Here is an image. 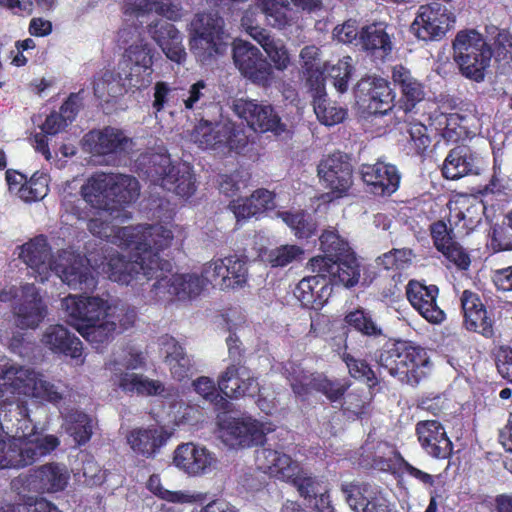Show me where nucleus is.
<instances>
[{"instance_id": "nucleus-18", "label": "nucleus", "mask_w": 512, "mask_h": 512, "mask_svg": "<svg viewBox=\"0 0 512 512\" xmlns=\"http://www.w3.org/2000/svg\"><path fill=\"white\" fill-rule=\"evenodd\" d=\"M234 113L246 120L255 132H271L280 136L287 132V126L269 104L258 103L255 100L239 98L232 103Z\"/></svg>"}, {"instance_id": "nucleus-2", "label": "nucleus", "mask_w": 512, "mask_h": 512, "mask_svg": "<svg viewBox=\"0 0 512 512\" xmlns=\"http://www.w3.org/2000/svg\"><path fill=\"white\" fill-rule=\"evenodd\" d=\"M108 275L110 280L120 285L131 286L138 289L149 280L155 278L153 291L156 296L168 293L178 300H191L198 297L205 289L202 276L196 273L173 275L171 279L165 273L172 270V263L168 258H110Z\"/></svg>"}, {"instance_id": "nucleus-55", "label": "nucleus", "mask_w": 512, "mask_h": 512, "mask_svg": "<svg viewBox=\"0 0 512 512\" xmlns=\"http://www.w3.org/2000/svg\"><path fill=\"white\" fill-rule=\"evenodd\" d=\"M117 324L114 320L106 319L100 322L84 324L75 329L90 343L102 344L109 340L115 332Z\"/></svg>"}, {"instance_id": "nucleus-50", "label": "nucleus", "mask_w": 512, "mask_h": 512, "mask_svg": "<svg viewBox=\"0 0 512 512\" xmlns=\"http://www.w3.org/2000/svg\"><path fill=\"white\" fill-rule=\"evenodd\" d=\"M145 363L143 353L135 348L129 347L116 352L113 358L106 364V369L110 371V382L114 386V378L117 373H131V370L141 368Z\"/></svg>"}, {"instance_id": "nucleus-51", "label": "nucleus", "mask_w": 512, "mask_h": 512, "mask_svg": "<svg viewBox=\"0 0 512 512\" xmlns=\"http://www.w3.org/2000/svg\"><path fill=\"white\" fill-rule=\"evenodd\" d=\"M94 94L97 98L110 102L128 93L124 85L122 74L105 71L95 79L93 84Z\"/></svg>"}, {"instance_id": "nucleus-54", "label": "nucleus", "mask_w": 512, "mask_h": 512, "mask_svg": "<svg viewBox=\"0 0 512 512\" xmlns=\"http://www.w3.org/2000/svg\"><path fill=\"white\" fill-rule=\"evenodd\" d=\"M123 65L120 73L128 93H134L150 86L153 80V70L128 64Z\"/></svg>"}, {"instance_id": "nucleus-60", "label": "nucleus", "mask_w": 512, "mask_h": 512, "mask_svg": "<svg viewBox=\"0 0 512 512\" xmlns=\"http://www.w3.org/2000/svg\"><path fill=\"white\" fill-rule=\"evenodd\" d=\"M351 57H344L335 65H324L323 74L327 73V76L333 81L334 87L341 93L347 91L348 81L351 76L352 66Z\"/></svg>"}, {"instance_id": "nucleus-25", "label": "nucleus", "mask_w": 512, "mask_h": 512, "mask_svg": "<svg viewBox=\"0 0 512 512\" xmlns=\"http://www.w3.org/2000/svg\"><path fill=\"white\" fill-rule=\"evenodd\" d=\"M360 173L374 195L390 196L399 188L401 177L396 166L392 164L380 161L375 164H363Z\"/></svg>"}, {"instance_id": "nucleus-48", "label": "nucleus", "mask_w": 512, "mask_h": 512, "mask_svg": "<svg viewBox=\"0 0 512 512\" xmlns=\"http://www.w3.org/2000/svg\"><path fill=\"white\" fill-rule=\"evenodd\" d=\"M431 236L434 246L443 256H468L456 240L452 226L448 228L442 221L435 222L431 225Z\"/></svg>"}, {"instance_id": "nucleus-28", "label": "nucleus", "mask_w": 512, "mask_h": 512, "mask_svg": "<svg viewBox=\"0 0 512 512\" xmlns=\"http://www.w3.org/2000/svg\"><path fill=\"white\" fill-rule=\"evenodd\" d=\"M218 387L226 397L235 399L254 396L259 392V384L251 372L234 364L228 366L220 375Z\"/></svg>"}, {"instance_id": "nucleus-22", "label": "nucleus", "mask_w": 512, "mask_h": 512, "mask_svg": "<svg viewBox=\"0 0 512 512\" xmlns=\"http://www.w3.org/2000/svg\"><path fill=\"white\" fill-rule=\"evenodd\" d=\"M173 463L189 476H202L216 469L218 460L206 447L189 442L175 449Z\"/></svg>"}, {"instance_id": "nucleus-62", "label": "nucleus", "mask_w": 512, "mask_h": 512, "mask_svg": "<svg viewBox=\"0 0 512 512\" xmlns=\"http://www.w3.org/2000/svg\"><path fill=\"white\" fill-rule=\"evenodd\" d=\"M346 322L364 335L378 336L382 334L381 328L364 310L350 312L346 316Z\"/></svg>"}, {"instance_id": "nucleus-11", "label": "nucleus", "mask_w": 512, "mask_h": 512, "mask_svg": "<svg viewBox=\"0 0 512 512\" xmlns=\"http://www.w3.org/2000/svg\"><path fill=\"white\" fill-rule=\"evenodd\" d=\"M283 374L290 382L294 394L303 400L315 390L335 402L344 395L349 386L346 381H330L323 374L309 373L294 362H288L283 366Z\"/></svg>"}, {"instance_id": "nucleus-53", "label": "nucleus", "mask_w": 512, "mask_h": 512, "mask_svg": "<svg viewBox=\"0 0 512 512\" xmlns=\"http://www.w3.org/2000/svg\"><path fill=\"white\" fill-rule=\"evenodd\" d=\"M155 53L154 48L149 43L140 39L125 49L123 64L153 70Z\"/></svg>"}, {"instance_id": "nucleus-43", "label": "nucleus", "mask_w": 512, "mask_h": 512, "mask_svg": "<svg viewBox=\"0 0 512 512\" xmlns=\"http://www.w3.org/2000/svg\"><path fill=\"white\" fill-rule=\"evenodd\" d=\"M325 279L324 275L317 272V275L305 277L297 284L294 295L302 306L310 309H320L323 306L324 296L329 290Z\"/></svg>"}, {"instance_id": "nucleus-44", "label": "nucleus", "mask_w": 512, "mask_h": 512, "mask_svg": "<svg viewBox=\"0 0 512 512\" xmlns=\"http://www.w3.org/2000/svg\"><path fill=\"white\" fill-rule=\"evenodd\" d=\"M87 141L93 143L92 151L97 154L122 152L131 145V139L125 133L114 127H106L87 135Z\"/></svg>"}, {"instance_id": "nucleus-19", "label": "nucleus", "mask_w": 512, "mask_h": 512, "mask_svg": "<svg viewBox=\"0 0 512 512\" xmlns=\"http://www.w3.org/2000/svg\"><path fill=\"white\" fill-rule=\"evenodd\" d=\"M62 308L67 314L68 322L74 328L111 318L108 312L111 306L101 297L69 295L62 300Z\"/></svg>"}, {"instance_id": "nucleus-5", "label": "nucleus", "mask_w": 512, "mask_h": 512, "mask_svg": "<svg viewBox=\"0 0 512 512\" xmlns=\"http://www.w3.org/2000/svg\"><path fill=\"white\" fill-rule=\"evenodd\" d=\"M140 164L144 165V174L154 185L182 198H189L196 191L192 167L186 162L173 164L168 155L157 153L143 156Z\"/></svg>"}, {"instance_id": "nucleus-64", "label": "nucleus", "mask_w": 512, "mask_h": 512, "mask_svg": "<svg viewBox=\"0 0 512 512\" xmlns=\"http://www.w3.org/2000/svg\"><path fill=\"white\" fill-rule=\"evenodd\" d=\"M0 512H61L53 503L44 498L36 499L33 504L5 505Z\"/></svg>"}, {"instance_id": "nucleus-7", "label": "nucleus", "mask_w": 512, "mask_h": 512, "mask_svg": "<svg viewBox=\"0 0 512 512\" xmlns=\"http://www.w3.org/2000/svg\"><path fill=\"white\" fill-rule=\"evenodd\" d=\"M454 60L462 74L476 82L484 80L492 51L483 36L474 29L461 30L453 41Z\"/></svg>"}, {"instance_id": "nucleus-59", "label": "nucleus", "mask_w": 512, "mask_h": 512, "mask_svg": "<svg viewBox=\"0 0 512 512\" xmlns=\"http://www.w3.org/2000/svg\"><path fill=\"white\" fill-rule=\"evenodd\" d=\"M19 197L25 202L43 199L48 194V178L44 174L35 173L29 181L18 188Z\"/></svg>"}, {"instance_id": "nucleus-29", "label": "nucleus", "mask_w": 512, "mask_h": 512, "mask_svg": "<svg viewBox=\"0 0 512 512\" xmlns=\"http://www.w3.org/2000/svg\"><path fill=\"white\" fill-rule=\"evenodd\" d=\"M121 10L125 22H134L152 11L170 21H178L183 16L181 7L172 0H123Z\"/></svg>"}, {"instance_id": "nucleus-34", "label": "nucleus", "mask_w": 512, "mask_h": 512, "mask_svg": "<svg viewBox=\"0 0 512 512\" xmlns=\"http://www.w3.org/2000/svg\"><path fill=\"white\" fill-rule=\"evenodd\" d=\"M170 437V433L162 426L136 428L127 435V443L137 455L145 458L154 457Z\"/></svg>"}, {"instance_id": "nucleus-36", "label": "nucleus", "mask_w": 512, "mask_h": 512, "mask_svg": "<svg viewBox=\"0 0 512 512\" xmlns=\"http://www.w3.org/2000/svg\"><path fill=\"white\" fill-rule=\"evenodd\" d=\"M460 301L466 328L485 337L492 336V321L487 316V311L479 296L472 291L465 290L461 295Z\"/></svg>"}, {"instance_id": "nucleus-39", "label": "nucleus", "mask_w": 512, "mask_h": 512, "mask_svg": "<svg viewBox=\"0 0 512 512\" xmlns=\"http://www.w3.org/2000/svg\"><path fill=\"white\" fill-rule=\"evenodd\" d=\"M392 78L401 91V107L407 113L412 111L426 96L424 85L412 76L411 72L402 65H396Z\"/></svg>"}, {"instance_id": "nucleus-17", "label": "nucleus", "mask_w": 512, "mask_h": 512, "mask_svg": "<svg viewBox=\"0 0 512 512\" xmlns=\"http://www.w3.org/2000/svg\"><path fill=\"white\" fill-rule=\"evenodd\" d=\"M233 60L241 74L260 86H269L274 80L271 64L261 51L251 43L237 39L233 43Z\"/></svg>"}, {"instance_id": "nucleus-15", "label": "nucleus", "mask_w": 512, "mask_h": 512, "mask_svg": "<svg viewBox=\"0 0 512 512\" xmlns=\"http://www.w3.org/2000/svg\"><path fill=\"white\" fill-rule=\"evenodd\" d=\"M275 430L271 421H260L251 416L231 418L221 426L223 442L232 447H252L263 444L266 435Z\"/></svg>"}, {"instance_id": "nucleus-42", "label": "nucleus", "mask_w": 512, "mask_h": 512, "mask_svg": "<svg viewBox=\"0 0 512 512\" xmlns=\"http://www.w3.org/2000/svg\"><path fill=\"white\" fill-rule=\"evenodd\" d=\"M274 207V194L266 189H258L250 197L238 198L230 203V208L238 221L259 215Z\"/></svg>"}, {"instance_id": "nucleus-4", "label": "nucleus", "mask_w": 512, "mask_h": 512, "mask_svg": "<svg viewBox=\"0 0 512 512\" xmlns=\"http://www.w3.org/2000/svg\"><path fill=\"white\" fill-rule=\"evenodd\" d=\"M379 366L400 382L415 386L432 369L427 351L409 341L386 343L377 356Z\"/></svg>"}, {"instance_id": "nucleus-63", "label": "nucleus", "mask_w": 512, "mask_h": 512, "mask_svg": "<svg viewBox=\"0 0 512 512\" xmlns=\"http://www.w3.org/2000/svg\"><path fill=\"white\" fill-rule=\"evenodd\" d=\"M343 360L346 363L348 371L353 378L363 380L369 386H372L376 383L374 372L365 361L355 359L349 354H345L343 356Z\"/></svg>"}, {"instance_id": "nucleus-16", "label": "nucleus", "mask_w": 512, "mask_h": 512, "mask_svg": "<svg viewBox=\"0 0 512 512\" xmlns=\"http://www.w3.org/2000/svg\"><path fill=\"white\" fill-rule=\"evenodd\" d=\"M454 24V14L441 3L432 2L419 7L411 31L424 41L440 40Z\"/></svg>"}, {"instance_id": "nucleus-47", "label": "nucleus", "mask_w": 512, "mask_h": 512, "mask_svg": "<svg viewBox=\"0 0 512 512\" xmlns=\"http://www.w3.org/2000/svg\"><path fill=\"white\" fill-rule=\"evenodd\" d=\"M256 4L265 15L268 24L273 27L285 28L298 19L297 11L286 0H257Z\"/></svg>"}, {"instance_id": "nucleus-13", "label": "nucleus", "mask_w": 512, "mask_h": 512, "mask_svg": "<svg viewBox=\"0 0 512 512\" xmlns=\"http://www.w3.org/2000/svg\"><path fill=\"white\" fill-rule=\"evenodd\" d=\"M56 275L72 289L91 290L96 286V275L104 274L110 279V258H58Z\"/></svg>"}, {"instance_id": "nucleus-61", "label": "nucleus", "mask_w": 512, "mask_h": 512, "mask_svg": "<svg viewBox=\"0 0 512 512\" xmlns=\"http://www.w3.org/2000/svg\"><path fill=\"white\" fill-rule=\"evenodd\" d=\"M147 489L156 497L171 503H188L192 497L182 491H171L163 487L158 475L153 474L147 481Z\"/></svg>"}, {"instance_id": "nucleus-46", "label": "nucleus", "mask_w": 512, "mask_h": 512, "mask_svg": "<svg viewBox=\"0 0 512 512\" xmlns=\"http://www.w3.org/2000/svg\"><path fill=\"white\" fill-rule=\"evenodd\" d=\"M359 44L377 58H385L392 51V41L383 23H373L360 31Z\"/></svg>"}, {"instance_id": "nucleus-52", "label": "nucleus", "mask_w": 512, "mask_h": 512, "mask_svg": "<svg viewBox=\"0 0 512 512\" xmlns=\"http://www.w3.org/2000/svg\"><path fill=\"white\" fill-rule=\"evenodd\" d=\"M152 108L155 115L164 109H181L183 88L175 87L165 81H157L153 87Z\"/></svg>"}, {"instance_id": "nucleus-58", "label": "nucleus", "mask_w": 512, "mask_h": 512, "mask_svg": "<svg viewBox=\"0 0 512 512\" xmlns=\"http://www.w3.org/2000/svg\"><path fill=\"white\" fill-rule=\"evenodd\" d=\"M281 219L294 231L299 238H308L312 236L316 230V224L311 216L303 211L290 213H279Z\"/></svg>"}, {"instance_id": "nucleus-40", "label": "nucleus", "mask_w": 512, "mask_h": 512, "mask_svg": "<svg viewBox=\"0 0 512 512\" xmlns=\"http://www.w3.org/2000/svg\"><path fill=\"white\" fill-rule=\"evenodd\" d=\"M112 181L109 173H96L91 176L81 190L84 200L96 209L113 210L110 193Z\"/></svg>"}, {"instance_id": "nucleus-57", "label": "nucleus", "mask_w": 512, "mask_h": 512, "mask_svg": "<svg viewBox=\"0 0 512 512\" xmlns=\"http://www.w3.org/2000/svg\"><path fill=\"white\" fill-rule=\"evenodd\" d=\"M324 256H355L349 243L335 230H326L320 236Z\"/></svg>"}, {"instance_id": "nucleus-10", "label": "nucleus", "mask_w": 512, "mask_h": 512, "mask_svg": "<svg viewBox=\"0 0 512 512\" xmlns=\"http://www.w3.org/2000/svg\"><path fill=\"white\" fill-rule=\"evenodd\" d=\"M14 300L16 325L22 329L36 328L45 318L46 309L34 284L0 287V301Z\"/></svg>"}, {"instance_id": "nucleus-56", "label": "nucleus", "mask_w": 512, "mask_h": 512, "mask_svg": "<svg viewBox=\"0 0 512 512\" xmlns=\"http://www.w3.org/2000/svg\"><path fill=\"white\" fill-rule=\"evenodd\" d=\"M228 268L226 267V260L224 258H212L207 264H205L202 279L204 280L205 287L211 284L220 290L230 289L231 282L226 279V273Z\"/></svg>"}, {"instance_id": "nucleus-1", "label": "nucleus", "mask_w": 512, "mask_h": 512, "mask_svg": "<svg viewBox=\"0 0 512 512\" xmlns=\"http://www.w3.org/2000/svg\"><path fill=\"white\" fill-rule=\"evenodd\" d=\"M0 469H21L51 454L60 440L38 430L29 418L26 399L57 405L64 392L41 371L0 356Z\"/></svg>"}, {"instance_id": "nucleus-33", "label": "nucleus", "mask_w": 512, "mask_h": 512, "mask_svg": "<svg viewBox=\"0 0 512 512\" xmlns=\"http://www.w3.org/2000/svg\"><path fill=\"white\" fill-rule=\"evenodd\" d=\"M416 434L422 448L432 457L444 459L451 454L452 442L437 420L418 422Z\"/></svg>"}, {"instance_id": "nucleus-6", "label": "nucleus", "mask_w": 512, "mask_h": 512, "mask_svg": "<svg viewBox=\"0 0 512 512\" xmlns=\"http://www.w3.org/2000/svg\"><path fill=\"white\" fill-rule=\"evenodd\" d=\"M224 20L217 12L195 14L188 28L190 51L201 63L222 55L227 47Z\"/></svg>"}, {"instance_id": "nucleus-49", "label": "nucleus", "mask_w": 512, "mask_h": 512, "mask_svg": "<svg viewBox=\"0 0 512 512\" xmlns=\"http://www.w3.org/2000/svg\"><path fill=\"white\" fill-rule=\"evenodd\" d=\"M113 178L110 185V193L112 194V205L114 209L116 205L128 204L135 201L140 192L139 182L130 175L109 173Z\"/></svg>"}, {"instance_id": "nucleus-12", "label": "nucleus", "mask_w": 512, "mask_h": 512, "mask_svg": "<svg viewBox=\"0 0 512 512\" xmlns=\"http://www.w3.org/2000/svg\"><path fill=\"white\" fill-rule=\"evenodd\" d=\"M69 480L70 472L66 465L50 462L30 470L28 474L20 475L12 481V487L19 494L24 492L54 494L64 491Z\"/></svg>"}, {"instance_id": "nucleus-41", "label": "nucleus", "mask_w": 512, "mask_h": 512, "mask_svg": "<svg viewBox=\"0 0 512 512\" xmlns=\"http://www.w3.org/2000/svg\"><path fill=\"white\" fill-rule=\"evenodd\" d=\"M482 204L475 198L461 196L449 203V224L456 228L471 230L480 221Z\"/></svg>"}, {"instance_id": "nucleus-3", "label": "nucleus", "mask_w": 512, "mask_h": 512, "mask_svg": "<svg viewBox=\"0 0 512 512\" xmlns=\"http://www.w3.org/2000/svg\"><path fill=\"white\" fill-rule=\"evenodd\" d=\"M88 229L101 239L112 238L111 242L136 251V256L144 253L157 256L161 250L169 246L172 239L171 231L162 225H138L115 230L114 226H110L102 217L91 219L88 222Z\"/></svg>"}, {"instance_id": "nucleus-24", "label": "nucleus", "mask_w": 512, "mask_h": 512, "mask_svg": "<svg viewBox=\"0 0 512 512\" xmlns=\"http://www.w3.org/2000/svg\"><path fill=\"white\" fill-rule=\"evenodd\" d=\"M309 265L314 272L345 287H353L360 278L358 258H310Z\"/></svg>"}, {"instance_id": "nucleus-26", "label": "nucleus", "mask_w": 512, "mask_h": 512, "mask_svg": "<svg viewBox=\"0 0 512 512\" xmlns=\"http://www.w3.org/2000/svg\"><path fill=\"white\" fill-rule=\"evenodd\" d=\"M438 288L435 285H425L411 280L406 287V295L410 304L422 317L431 323H441L445 314L437 305Z\"/></svg>"}, {"instance_id": "nucleus-21", "label": "nucleus", "mask_w": 512, "mask_h": 512, "mask_svg": "<svg viewBox=\"0 0 512 512\" xmlns=\"http://www.w3.org/2000/svg\"><path fill=\"white\" fill-rule=\"evenodd\" d=\"M146 31L168 60L178 65L185 63L187 52L183 45V35L174 24L156 18L147 24Z\"/></svg>"}, {"instance_id": "nucleus-27", "label": "nucleus", "mask_w": 512, "mask_h": 512, "mask_svg": "<svg viewBox=\"0 0 512 512\" xmlns=\"http://www.w3.org/2000/svg\"><path fill=\"white\" fill-rule=\"evenodd\" d=\"M430 119L431 125L449 142H457L476 134L477 120L473 115L435 112Z\"/></svg>"}, {"instance_id": "nucleus-9", "label": "nucleus", "mask_w": 512, "mask_h": 512, "mask_svg": "<svg viewBox=\"0 0 512 512\" xmlns=\"http://www.w3.org/2000/svg\"><path fill=\"white\" fill-rule=\"evenodd\" d=\"M255 463L259 470L270 476L291 482L300 495H310L315 491L311 476L290 456L270 448H261L256 451Z\"/></svg>"}, {"instance_id": "nucleus-30", "label": "nucleus", "mask_w": 512, "mask_h": 512, "mask_svg": "<svg viewBox=\"0 0 512 512\" xmlns=\"http://www.w3.org/2000/svg\"><path fill=\"white\" fill-rule=\"evenodd\" d=\"M114 386L126 393H136L143 396H161L169 399L177 396V390L173 386L166 387L158 380L150 379L137 373H117L114 378Z\"/></svg>"}, {"instance_id": "nucleus-37", "label": "nucleus", "mask_w": 512, "mask_h": 512, "mask_svg": "<svg viewBox=\"0 0 512 512\" xmlns=\"http://www.w3.org/2000/svg\"><path fill=\"white\" fill-rule=\"evenodd\" d=\"M42 342L54 353L64 354L76 360L77 365L84 362L82 358V342L71 334L62 325L49 326L42 338Z\"/></svg>"}, {"instance_id": "nucleus-45", "label": "nucleus", "mask_w": 512, "mask_h": 512, "mask_svg": "<svg viewBox=\"0 0 512 512\" xmlns=\"http://www.w3.org/2000/svg\"><path fill=\"white\" fill-rule=\"evenodd\" d=\"M60 416L63 429L77 445H84L90 440L94 421L89 415L76 409H60Z\"/></svg>"}, {"instance_id": "nucleus-8", "label": "nucleus", "mask_w": 512, "mask_h": 512, "mask_svg": "<svg viewBox=\"0 0 512 512\" xmlns=\"http://www.w3.org/2000/svg\"><path fill=\"white\" fill-rule=\"evenodd\" d=\"M190 140L203 150L223 155L240 152L247 144V137L229 120H201L190 133Z\"/></svg>"}, {"instance_id": "nucleus-14", "label": "nucleus", "mask_w": 512, "mask_h": 512, "mask_svg": "<svg viewBox=\"0 0 512 512\" xmlns=\"http://www.w3.org/2000/svg\"><path fill=\"white\" fill-rule=\"evenodd\" d=\"M317 173L323 187L329 190L322 196L324 201L344 197L353 184L352 165L342 153H333L321 159Z\"/></svg>"}, {"instance_id": "nucleus-31", "label": "nucleus", "mask_w": 512, "mask_h": 512, "mask_svg": "<svg viewBox=\"0 0 512 512\" xmlns=\"http://www.w3.org/2000/svg\"><path fill=\"white\" fill-rule=\"evenodd\" d=\"M348 505L356 512H397L387 498L369 485L343 489Z\"/></svg>"}, {"instance_id": "nucleus-20", "label": "nucleus", "mask_w": 512, "mask_h": 512, "mask_svg": "<svg viewBox=\"0 0 512 512\" xmlns=\"http://www.w3.org/2000/svg\"><path fill=\"white\" fill-rule=\"evenodd\" d=\"M358 97L372 113V121L380 124L383 117L390 116L395 94L389 82L380 77L362 79L357 87Z\"/></svg>"}, {"instance_id": "nucleus-38", "label": "nucleus", "mask_w": 512, "mask_h": 512, "mask_svg": "<svg viewBox=\"0 0 512 512\" xmlns=\"http://www.w3.org/2000/svg\"><path fill=\"white\" fill-rule=\"evenodd\" d=\"M313 77H310L309 88L313 98V107L317 119L326 126H333L341 123L347 112L344 108L337 106L326 99L324 79L321 73L317 74L316 86L312 83Z\"/></svg>"}, {"instance_id": "nucleus-35", "label": "nucleus", "mask_w": 512, "mask_h": 512, "mask_svg": "<svg viewBox=\"0 0 512 512\" xmlns=\"http://www.w3.org/2000/svg\"><path fill=\"white\" fill-rule=\"evenodd\" d=\"M241 24L249 35L261 45L274 64L275 69L284 71L288 68L290 57L288 50L281 40L274 39L266 30L253 26L248 14L243 16Z\"/></svg>"}, {"instance_id": "nucleus-23", "label": "nucleus", "mask_w": 512, "mask_h": 512, "mask_svg": "<svg viewBox=\"0 0 512 512\" xmlns=\"http://www.w3.org/2000/svg\"><path fill=\"white\" fill-rule=\"evenodd\" d=\"M486 167L484 158L465 145L456 146L447 154L442 174L446 179L457 180L468 175H480Z\"/></svg>"}, {"instance_id": "nucleus-32", "label": "nucleus", "mask_w": 512, "mask_h": 512, "mask_svg": "<svg viewBox=\"0 0 512 512\" xmlns=\"http://www.w3.org/2000/svg\"><path fill=\"white\" fill-rule=\"evenodd\" d=\"M158 342L172 378L177 381L189 378L193 374L194 363L180 343L170 335L161 336Z\"/></svg>"}]
</instances>
